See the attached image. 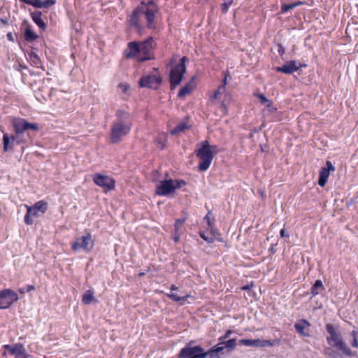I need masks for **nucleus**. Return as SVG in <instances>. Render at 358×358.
<instances>
[{
	"mask_svg": "<svg viewBox=\"0 0 358 358\" xmlns=\"http://www.w3.org/2000/svg\"><path fill=\"white\" fill-rule=\"evenodd\" d=\"M1 22L3 24H6L8 22V19L6 17L1 18L0 20Z\"/></svg>",
	"mask_w": 358,
	"mask_h": 358,
	"instance_id": "obj_51",
	"label": "nucleus"
},
{
	"mask_svg": "<svg viewBox=\"0 0 358 358\" xmlns=\"http://www.w3.org/2000/svg\"><path fill=\"white\" fill-rule=\"evenodd\" d=\"M7 38H8V40L11 41H14V38H13V34L12 33H8L7 34Z\"/></svg>",
	"mask_w": 358,
	"mask_h": 358,
	"instance_id": "obj_52",
	"label": "nucleus"
},
{
	"mask_svg": "<svg viewBox=\"0 0 358 358\" xmlns=\"http://www.w3.org/2000/svg\"><path fill=\"white\" fill-rule=\"evenodd\" d=\"M221 94L219 93V92H217V90L214 92L212 98L214 99H218L220 98Z\"/></svg>",
	"mask_w": 358,
	"mask_h": 358,
	"instance_id": "obj_48",
	"label": "nucleus"
},
{
	"mask_svg": "<svg viewBox=\"0 0 358 358\" xmlns=\"http://www.w3.org/2000/svg\"><path fill=\"white\" fill-rule=\"evenodd\" d=\"M25 207L27 208V212L24 217V222L27 224H32L37 218L45 213L47 210V203L39 201L32 206L26 205Z\"/></svg>",
	"mask_w": 358,
	"mask_h": 358,
	"instance_id": "obj_6",
	"label": "nucleus"
},
{
	"mask_svg": "<svg viewBox=\"0 0 358 358\" xmlns=\"http://www.w3.org/2000/svg\"><path fill=\"white\" fill-rule=\"evenodd\" d=\"M236 345V338H232V339H229L228 341H224V348H227L228 350H233Z\"/></svg>",
	"mask_w": 358,
	"mask_h": 358,
	"instance_id": "obj_35",
	"label": "nucleus"
},
{
	"mask_svg": "<svg viewBox=\"0 0 358 358\" xmlns=\"http://www.w3.org/2000/svg\"><path fill=\"white\" fill-rule=\"evenodd\" d=\"M34 289V287L33 286H30L28 288V291L31 290V289Z\"/></svg>",
	"mask_w": 358,
	"mask_h": 358,
	"instance_id": "obj_58",
	"label": "nucleus"
},
{
	"mask_svg": "<svg viewBox=\"0 0 358 358\" xmlns=\"http://www.w3.org/2000/svg\"><path fill=\"white\" fill-rule=\"evenodd\" d=\"M116 119L113 122L110 134V140L112 143H117L128 135L132 127V119L129 112L124 110H117L115 114Z\"/></svg>",
	"mask_w": 358,
	"mask_h": 358,
	"instance_id": "obj_2",
	"label": "nucleus"
},
{
	"mask_svg": "<svg viewBox=\"0 0 358 358\" xmlns=\"http://www.w3.org/2000/svg\"><path fill=\"white\" fill-rule=\"evenodd\" d=\"M227 76H225L224 79L223 80V84L222 85L225 86L226 84H227Z\"/></svg>",
	"mask_w": 358,
	"mask_h": 358,
	"instance_id": "obj_57",
	"label": "nucleus"
},
{
	"mask_svg": "<svg viewBox=\"0 0 358 358\" xmlns=\"http://www.w3.org/2000/svg\"><path fill=\"white\" fill-rule=\"evenodd\" d=\"M231 334H232V331L231 330H227L225 332L224 336L220 337V338H219L220 345H224V341H226L230 336V335Z\"/></svg>",
	"mask_w": 358,
	"mask_h": 358,
	"instance_id": "obj_38",
	"label": "nucleus"
},
{
	"mask_svg": "<svg viewBox=\"0 0 358 358\" xmlns=\"http://www.w3.org/2000/svg\"><path fill=\"white\" fill-rule=\"evenodd\" d=\"M224 349V345H220V343L213 347L208 352L207 356L210 358H219L218 353L221 352Z\"/></svg>",
	"mask_w": 358,
	"mask_h": 358,
	"instance_id": "obj_24",
	"label": "nucleus"
},
{
	"mask_svg": "<svg viewBox=\"0 0 358 358\" xmlns=\"http://www.w3.org/2000/svg\"><path fill=\"white\" fill-rule=\"evenodd\" d=\"M196 151L197 157L200 159L199 170L206 171L210 166L216 152V146H210L208 141H203L199 145Z\"/></svg>",
	"mask_w": 358,
	"mask_h": 358,
	"instance_id": "obj_4",
	"label": "nucleus"
},
{
	"mask_svg": "<svg viewBox=\"0 0 358 358\" xmlns=\"http://www.w3.org/2000/svg\"><path fill=\"white\" fill-rule=\"evenodd\" d=\"M194 88V86L190 83L186 84L183 87L180 89V90L178 92V97H184L187 94H191Z\"/></svg>",
	"mask_w": 358,
	"mask_h": 358,
	"instance_id": "obj_27",
	"label": "nucleus"
},
{
	"mask_svg": "<svg viewBox=\"0 0 358 358\" xmlns=\"http://www.w3.org/2000/svg\"><path fill=\"white\" fill-rule=\"evenodd\" d=\"M39 127L38 125L36 123H29L27 121L24 120V133L25 131H29L28 135H35L38 131Z\"/></svg>",
	"mask_w": 358,
	"mask_h": 358,
	"instance_id": "obj_22",
	"label": "nucleus"
},
{
	"mask_svg": "<svg viewBox=\"0 0 358 358\" xmlns=\"http://www.w3.org/2000/svg\"><path fill=\"white\" fill-rule=\"evenodd\" d=\"M141 3H145V5L147 6V4L148 3H153L157 9V13H159V7H158V5L157 4V3L154 1V0H143Z\"/></svg>",
	"mask_w": 358,
	"mask_h": 358,
	"instance_id": "obj_43",
	"label": "nucleus"
},
{
	"mask_svg": "<svg viewBox=\"0 0 358 358\" xmlns=\"http://www.w3.org/2000/svg\"><path fill=\"white\" fill-rule=\"evenodd\" d=\"M280 237H282V238L289 237V234H287V233L286 232V231H285V228H283V229H282L280 230Z\"/></svg>",
	"mask_w": 358,
	"mask_h": 358,
	"instance_id": "obj_45",
	"label": "nucleus"
},
{
	"mask_svg": "<svg viewBox=\"0 0 358 358\" xmlns=\"http://www.w3.org/2000/svg\"><path fill=\"white\" fill-rule=\"evenodd\" d=\"M282 52V53H283L284 50H278V52Z\"/></svg>",
	"mask_w": 358,
	"mask_h": 358,
	"instance_id": "obj_62",
	"label": "nucleus"
},
{
	"mask_svg": "<svg viewBox=\"0 0 358 358\" xmlns=\"http://www.w3.org/2000/svg\"><path fill=\"white\" fill-rule=\"evenodd\" d=\"M182 235L181 233H173V241L177 243L179 241L180 238V236Z\"/></svg>",
	"mask_w": 358,
	"mask_h": 358,
	"instance_id": "obj_44",
	"label": "nucleus"
},
{
	"mask_svg": "<svg viewBox=\"0 0 358 358\" xmlns=\"http://www.w3.org/2000/svg\"><path fill=\"white\" fill-rule=\"evenodd\" d=\"M56 3L55 0H24V3H27L37 8H48Z\"/></svg>",
	"mask_w": 358,
	"mask_h": 358,
	"instance_id": "obj_17",
	"label": "nucleus"
},
{
	"mask_svg": "<svg viewBox=\"0 0 358 358\" xmlns=\"http://www.w3.org/2000/svg\"><path fill=\"white\" fill-rule=\"evenodd\" d=\"M303 4H304V2H303V1H298V2L292 3L294 8L299 6H301Z\"/></svg>",
	"mask_w": 358,
	"mask_h": 358,
	"instance_id": "obj_49",
	"label": "nucleus"
},
{
	"mask_svg": "<svg viewBox=\"0 0 358 358\" xmlns=\"http://www.w3.org/2000/svg\"><path fill=\"white\" fill-rule=\"evenodd\" d=\"M293 8H294V7H293L292 3V4H283L281 6V11H282V13H286Z\"/></svg>",
	"mask_w": 358,
	"mask_h": 358,
	"instance_id": "obj_41",
	"label": "nucleus"
},
{
	"mask_svg": "<svg viewBox=\"0 0 358 358\" xmlns=\"http://www.w3.org/2000/svg\"><path fill=\"white\" fill-rule=\"evenodd\" d=\"M7 352H4L3 355H6L8 353L10 355L15 356V358L22 357V345L20 344L6 345H4Z\"/></svg>",
	"mask_w": 358,
	"mask_h": 358,
	"instance_id": "obj_16",
	"label": "nucleus"
},
{
	"mask_svg": "<svg viewBox=\"0 0 358 358\" xmlns=\"http://www.w3.org/2000/svg\"><path fill=\"white\" fill-rule=\"evenodd\" d=\"M233 3V1L232 0H229V1L227 2H224L222 4V12L226 13L228 10H229V8L230 7V6Z\"/></svg>",
	"mask_w": 358,
	"mask_h": 358,
	"instance_id": "obj_39",
	"label": "nucleus"
},
{
	"mask_svg": "<svg viewBox=\"0 0 358 358\" xmlns=\"http://www.w3.org/2000/svg\"><path fill=\"white\" fill-rule=\"evenodd\" d=\"M33 57H34V63L36 64L38 62V61H39V58L38 57V56H37L36 55H34L33 56Z\"/></svg>",
	"mask_w": 358,
	"mask_h": 358,
	"instance_id": "obj_53",
	"label": "nucleus"
},
{
	"mask_svg": "<svg viewBox=\"0 0 358 358\" xmlns=\"http://www.w3.org/2000/svg\"><path fill=\"white\" fill-rule=\"evenodd\" d=\"M280 343V339H275L273 341L271 340H261L259 343V348H265V347H273L275 345H279Z\"/></svg>",
	"mask_w": 358,
	"mask_h": 358,
	"instance_id": "obj_32",
	"label": "nucleus"
},
{
	"mask_svg": "<svg viewBox=\"0 0 358 358\" xmlns=\"http://www.w3.org/2000/svg\"><path fill=\"white\" fill-rule=\"evenodd\" d=\"M324 286L321 280H317L311 287L312 297L320 294L324 290Z\"/></svg>",
	"mask_w": 358,
	"mask_h": 358,
	"instance_id": "obj_25",
	"label": "nucleus"
},
{
	"mask_svg": "<svg viewBox=\"0 0 358 358\" xmlns=\"http://www.w3.org/2000/svg\"><path fill=\"white\" fill-rule=\"evenodd\" d=\"M303 66H306V65H302L300 62L295 60H291L285 62L282 66L275 67V69L278 72L292 74Z\"/></svg>",
	"mask_w": 358,
	"mask_h": 358,
	"instance_id": "obj_13",
	"label": "nucleus"
},
{
	"mask_svg": "<svg viewBox=\"0 0 358 358\" xmlns=\"http://www.w3.org/2000/svg\"><path fill=\"white\" fill-rule=\"evenodd\" d=\"M179 357L181 358H206L207 354L200 346H187L181 349Z\"/></svg>",
	"mask_w": 358,
	"mask_h": 358,
	"instance_id": "obj_10",
	"label": "nucleus"
},
{
	"mask_svg": "<svg viewBox=\"0 0 358 358\" xmlns=\"http://www.w3.org/2000/svg\"><path fill=\"white\" fill-rule=\"evenodd\" d=\"M310 324L306 320H301L294 324V328L300 335L308 337L310 336Z\"/></svg>",
	"mask_w": 358,
	"mask_h": 358,
	"instance_id": "obj_15",
	"label": "nucleus"
},
{
	"mask_svg": "<svg viewBox=\"0 0 358 358\" xmlns=\"http://www.w3.org/2000/svg\"><path fill=\"white\" fill-rule=\"evenodd\" d=\"M282 52V53H283L284 50H278V52Z\"/></svg>",
	"mask_w": 358,
	"mask_h": 358,
	"instance_id": "obj_61",
	"label": "nucleus"
},
{
	"mask_svg": "<svg viewBox=\"0 0 358 358\" xmlns=\"http://www.w3.org/2000/svg\"><path fill=\"white\" fill-rule=\"evenodd\" d=\"M257 97L259 98L260 103L264 105L270 112H274L276 108L273 106V102L268 100L264 94H258Z\"/></svg>",
	"mask_w": 358,
	"mask_h": 358,
	"instance_id": "obj_23",
	"label": "nucleus"
},
{
	"mask_svg": "<svg viewBox=\"0 0 358 358\" xmlns=\"http://www.w3.org/2000/svg\"><path fill=\"white\" fill-rule=\"evenodd\" d=\"M324 353L330 357L337 358L336 352H334L331 348H325L324 350Z\"/></svg>",
	"mask_w": 358,
	"mask_h": 358,
	"instance_id": "obj_37",
	"label": "nucleus"
},
{
	"mask_svg": "<svg viewBox=\"0 0 358 358\" xmlns=\"http://www.w3.org/2000/svg\"><path fill=\"white\" fill-rule=\"evenodd\" d=\"M94 300V292L91 289L86 291L82 297V301L85 304H90Z\"/></svg>",
	"mask_w": 358,
	"mask_h": 358,
	"instance_id": "obj_28",
	"label": "nucleus"
},
{
	"mask_svg": "<svg viewBox=\"0 0 358 358\" xmlns=\"http://www.w3.org/2000/svg\"><path fill=\"white\" fill-rule=\"evenodd\" d=\"M188 61L186 57L181 58L180 63L173 66L170 73V84L171 88L180 84L183 76L186 72L185 63Z\"/></svg>",
	"mask_w": 358,
	"mask_h": 358,
	"instance_id": "obj_7",
	"label": "nucleus"
},
{
	"mask_svg": "<svg viewBox=\"0 0 358 358\" xmlns=\"http://www.w3.org/2000/svg\"><path fill=\"white\" fill-rule=\"evenodd\" d=\"M225 90V86L224 85H220L218 89L217 90V92H219L220 94H222Z\"/></svg>",
	"mask_w": 358,
	"mask_h": 358,
	"instance_id": "obj_47",
	"label": "nucleus"
},
{
	"mask_svg": "<svg viewBox=\"0 0 358 358\" xmlns=\"http://www.w3.org/2000/svg\"><path fill=\"white\" fill-rule=\"evenodd\" d=\"M351 345L353 348H358V340L357 338H352Z\"/></svg>",
	"mask_w": 358,
	"mask_h": 358,
	"instance_id": "obj_46",
	"label": "nucleus"
},
{
	"mask_svg": "<svg viewBox=\"0 0 358 358\" xmlns=\"http://www.w3.org/2000/svg\"><path fill=\"white\" fill-rule=\"evenodd\" d=\"M282 52V53H283L284 50H278V52Z\"/></svg>",
	"mask_w": 358,
	"mask_h": 358,
	"instance_id": "obj_60",
	"label": "nucleus"
},
{
	"mask_svg": "<svg viewBox=\"0 0 358 358\" xmlns=\"http://www.w3.org/2000/svg\"><path fill=\"white\" fill-rule=\"evenodd\" d=\"M138 53H140L138 43H129L127 45V48L125 50L126 57L127 58H132L136 57Z\"/></svg>",
	"mask_w": 358,
	"mask_h": 358,
	"instance_id": "obj_18",
	"label": "nucleus"
},
{
	"mask_svg": "<svg viewBox=\"0 0 358 358\" xmlns=\"http://www.w3.org/2000/svg\"><path fill=\"white\" fill-rule=\"evenodd\" d=\"M186 220H187V217H185L181 219H178L175 221V223H174V232L175 233L182 234L183 229H184L182 224L186 221Z\"/></svg>",
	"mask_w": 358,
	"mask_h": 358,
	"instance_id": "obj_30",
	"label": "nucleus"
},
{
	"mask_svg": "<svg viewBox=\"0 0 358 358\" xmlns=\"http://www.w3.org/2000/svg\"><path fill=\"white\" fill-rule=\"evenodd\" d=\"M204 221L206 222L208 227L211 229L213 228L214 220H212L210 212H208L204 217Z\"/></svg>",
	"mask_w": 358,
	"mask_h": 358,
	"instance_id": "obj_36",
	"label": "nucleus"
},
{
	"mask_svg": "<svg viewBox=\"0 0 358 358\" xmlns=\"http://www.w3.org/2000/svg\"><path fill=\"white\" fill-rule=\"evenodd\" d=\"M200 236L208 243H213L214 241V238L213 236H207L204 232H201Z\"/></svg>",
	"mask_w": 358,
	"mask_h": 358,
	"instance_id": "obj_40",
	"label": "nucleus"
},
{
	"mask_svg": "<svg viewBox=\"0 0 358 358\" xmlns=\"http://www.w3.org/2000/svg\"><path fill=\"white\" fill-rule=\"evenodd\" d=\"M17 299V294L10 289H4L0 292V309L8 308Z\"/></svg>",
	"mask_w": 358,
	"mask_h": 358,
	"instance_id": "obj_11",
	"label": "nucleus"
},
{
	"mask_svg": "<svg viewBox=\"0 0 358 358\" xmlns=\"http://www.w3.org/2000/svg\"><path fill=\"white\" fill-rule=\"evenodd\" d=\"M239 343L245 346L259 348L260 339H241L239 341Z\"/></svg>",
	"mask_w": 358,
	"mask_h": 358,
	"instance_id": "obj_31",
	"label": "nucleus"
},
{
	"mask_svg": "<svg viewBox=\"0 0 358 358\" xmlns=\"http://www.w3.org/2000/svg\"><path fill=\"white\" fill-rule=\"evenodd\" d=\"M21 1H22V0H20Z\"/></svg>",
	"mask_w": 358,
	"mask_h": 358,
	"instance_id": "obj_63",
	"label": "nucleus"
},
{
	"mask_svg": "<svg viewBox=\"0 0 358 358\" xmlns=\"http://www.w3.org/2000/svg\"><path fill=\"white\" fill-rule=\"evenodd\" d=\"M351 336H352V338H357L358 336V331L353 330L351 332Z\"/></svg>",
	"mask_w": 358,
	"mask_h": 358,
	"instance_id": "obj_50",
	"label": "nucleus"
},
{
	"mask_svg": "<svg viewBox=\"0 0 358 358\" xmlns=\"http://www.w3.org/2000/svg\"><path fill=\"white\" fill-rule=\"evenodd\" d=\"M186 184L183 180H164L159 182L156 186V194L159 196H168Z\"/></svg>",
	"mask_w": 358,
	"mask_h": 358,
	"instance_id": "obj_5",
	"label": "nucleus"
},
{
	"mask_svg": "<svg viewBox=\"0 0 358 358\" xmlns=\"http://www.w3.org/2000/svg\"><path fill=\"white\" fill-rule=\"evenodd\" d=\"M13 126L15 131V135L12 136V140L13 141H16L17 143H19L20 140H18L17 138L19 135L22 134V121L20 119H13Z\"/></svg>",
	"mask_w": 358,
	"mask_h": 358,
	"instance_id": "obj_21",
	"label": "nucleus"
},
{
	"mask_svg": "<svg viewBox=\"0 0 358 358\" xmlns=\"http://www.w3.org/2000/svg\"><path fill=\"white\" fill-rule=\"evenodd\" d=\"M94 182L104 189L106 191H110L115 188V180L113 178L101 173H95L93 175Z\"/></svg>",
	"mask_w": 358,
	"mask_h": 358,
	"instance_id": "obj_9",
	"label": "nucleus"
},
{
	"mask_svg": "<svg viewBox=\"0 0 358 358\" xmlns=\"http://www.w3.org/2000/svg\"><path fill=\"white\" fill-rule=\"evenodd\" d=\"M140 53L143 55H149L150 51L153 48V41L152 38H149L145 41L138 43Z\"/></svg>",
	"mask_w": 358,
	"mask_h": 358,
	"instance_id": "obj_20",
	"label": "nucleus"
},
{
	"mask_svg": "<svg viewBox=\"0 0 358 358\" xmlns=\"http://www.w3.org/2000/svg\"><path fill=\"white\" fill-rule=\"evenodd\" d=\"M156 143L157 144V146L160 149H164L166 146V136L165 134H161L158 136V138L156 139Z\"/></svg>",
	"mask_w": 358,
	"mask_h": 358,
	"instance_id": "obj_34",
	"label": "nucleus"
},
{
	"mask_svg": "<svg viewBox=\"0 0 358 358\" xmlns=\"http://www.w3.org/2000/svg\"><path fill=\"white\" fill-rule=\"evenodd\" d=\"M32 20L42 30L46 29V24L41 18L42 13L40 11L31 12L30 13Z\"/></svg>",
	"mask_w": 358,
	"mask_h": 358,
	"instance_id": "obj_19",
	"label": "nucleus"
},
{
	"mask_svg": "<svg viewBox=\"0 0 358 358\" xmlns=\"http://www.w3.org/2000/svg\"><path fill=\"white\" fill-rule=\"evenodd\" d=\"M94 240L90 233H87L85 235L78 237L76 239L75 242L72 243V250L76 251L83 250L85 252H90L94 248Z\"/></svg>",
	"mask_w": 358,
	"mask_h": 358,
	"instance_id": "obj_8",
	"label": "nucleus"
},
{
	"mask_svg": "<svg viewBox=\"0 0 358 358\" xmlns=\"http://www.w3.org/2000/svg\"><path fill=\"white\" fill-rule=\"evenodd\" d=\"M328 333L327 336V343L341 351L345 355L352 357L354 355L350 348L343 341L341 334L335 329L332 324H327L325 326Z\"/></svg>",
	"mask_w": 358,
	"mask_h": 358,
	"instance_id": "obj_3",
	"label": "nucleus"
},
{
	"mask_svg": "<svg viewBox=\"0 0 358 358\" xmlns=\"http://www.w3.org/2000/svg\"><path fill=\"white\" fill-rule=\"evenodd\" d=\"M24 36L28 41H33L38 37V35L29 27H26L24 31Z\"/></svg>",
	"mask_w": 358,
	"mask_h": 358,
	"instance_id": "obj_26",
	"label": "nucleus"
},
{
	"mask_svg": "<svg viewBox=\"0 0 358 358\" xmlns=\"http://www.w3.org/2000/svg\"><path fill=\"white\" fill-rule=\"evenodd\" d=\"M189 126L185 122L178 124L172 131V134H176L188 129Z\"/></svg>",
	"mask_w": 358,
	"mask_h": 358,
	"instance_id": "obj_33",
	"label": "nucleus"
},
{
	"mask_svg": "<svg viewBox=\"0 0 358 358\" xmlns=\"http://www.w3.org/2000/svg\"><path fill=\"white\" fill-rule=\"evenodd\" d=\"M139 275H140V276H143V275H144V273H139Z\"/></svg>",
	"mask_w": 358,
	"mask_h": 358,
	"instance_id": "obj_59",
	"label": "nucleus"
},
{
	"mask_svg": "<svg viewBox=\"0 0 358 358\" xmlns=\"http://www.w3.org/2000/svg\"><path fill=\"white\" fill-rule=\"evenodd\" d=\"M157 9L153 3L147 4L140 3L132 11L129 16V23L131 27H136L139 32L143 29V21L146 20V27L150 29L156 28V15Z\"/></svg>",
	"mask_w": 358,
	"mask_h": 358,
	"instance_id": "obj_1",
	"label": "nucleus"
},
{
	"mask_svg": "<svg viewBox=\"0 0 358 358\" xmlns=\"http://www.w3.org/2000/svg\"><path fill=\"white\" fill-rule=\"evenodd\" d=\"M162 82L161 78L157 75H146L139 80V85L141 87H149L157 89Z\"/></svg>",
	"mask_w": 358,
	"mask_h": 358,
	"instance_id": "obj_12",
	"label": "nucleus"
},
{
	"mask_svg": "<svg viewBox=\"0 0 358 358\" xmlns=\"http://www.w3.org/2000/svg\"><path fill=\"white\" fill-rule=\"evenodd\" d=\"M170 289H171V291H176V290H178V288L176 285H173L171 286Z\"/></svg>",
	"mask_w": 358,
	"mask_h": 358,
	"instance_id": "obj_55",
	"label": "nucleus"
},
{
	"mask_svg": "<svg viewBox=\"0 0 358 358\" xmlns=\"http://www.w3.org/2000/svg\"><path fill=\"white\" fill-rule=\"evenodd\" d=\"M120 87H122L123 90L125 92L127 90V85H124V84H120Z\"/></svg>",
	"mask_w": 358,
	"mask_h": 358,
	"instance_id": "obj_54",
	"label": "nucleus"
},
{
	"mask_svg": "<svg viewBox=\"0 0 358 358\" xmlns=\"http://www.w3.org/2000/svg\"><path fill=\"white\" fill-rule=\"evenodd\" d=\"M9 141L10 140H9V137H8V134H4L3 135V147H4L5 151H7L8 149Z\"/></svg>",
	"mask_w": 358,
	"mask_h": 358,
	"instance_id": "obj_42",
	"label": "nucleus"
},
{
	"mask_svg": "<svg viewBox=\"0 0 358 358\" xmlns=\"http://www.w3.org/2000/svg\"><path fill=\"white\" fill-rule=\"evenodd\" d=\"M148 59H149V57H144L140 58L139 61L144 62V61H146Z\"/></svg>",
	"mask_w": 358,
	"mask_h": 358,
	"instance_id": "obj_56",
	"label": "nucleus"
},
{
	"mask_svg": "<svg viewBox=\"0 0 358 358\" xmlns=\"http://www.w3.org/2000/svg\"><path fill=\"white\" fill-rule=\"evenodd\" d=\"M335 167L330 161H327L326 167H322L319 173L318 185L324 187L331 171H334Z\"/></svg>",
	"mask_w": 358,
	"mask_h": 358,
	"instance_id": "obj_14",
	"label": "nucleus"
},
{
	"mask_svg": "<svg viewBox=\"0 0 358 358\" xmlns=\"http://www.w3.org/2000/svg\"><path fill=\"white\" fill-rule=\"evenodd\" d=\"M167 296L173 301L180 303V304H183V302L185 301L190 295L187 294L184 296H179L177 294L171 292L170 294H167Z\"/></svg>",
	"mask_w": 358,
	"mask_h": 358,
	"instance_id": "obj_29",
	"label": "nucleus"
}]
</instances>
